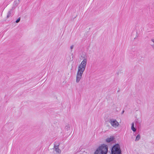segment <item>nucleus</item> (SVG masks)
I'll list each match as a JSON object with an SVG mask.
<instances>
[{
	"mask_svg": "<svg viewBox=\"0 0 154 154\" xmlns=\"http://www.w3.org/2000/svg\"><path fill=\"white\" fill-rule=\"evenodd\" d=\"M140 134H138L137 135V136L136 137L135 141H137L140 139Z\"/></svg>",
	"mask_w": 154,
	"mask_h": 154,
	"instance_id": "1a4fd4ad",
	"label": "nucleus"
},
{
	"mask_svg": "<svg viewBox=\"0 0 154 154\" xmlns=\"http://www.w3.org/2000/svg\"><path fill=\"white\" fill-rule=\"evenodd\" d=\"M109 122L111 125L115 128L118 127L119 125V123L115 119H110L109 120Z\"/></svg>",
	"mask_w": 154,
	"mask_h": 154,
	"instance_id": "20e7f679",
	"label": "nucleus"
},
{
	"mask_svg": "<svg viewBox=\"0 0 154 154\" xmlns=\"http://www.w3.org/2000/svg\"><path fill=\"white\" fill-rule=\"evenodd\" d=\"M124 112V111H123L122 112V113H123Z\"/></svg>",
	"mask_w": 154,
	"mask_h": 154,
	"instance_id": "ddd939ff",
	"label": "nucleus"
},
{
	"mask_svg": "<svg viewBox=\"0 0 154 154\" xmlns=\"http://www.w3.org/2000/svg\"><path fill=\"white\" fill-rule=\"evenodd\" d=\"M112 154H121V150L119 144H116L112 148L111 150Z\"/></svg>",
	"mask_w": 154,
	"mask_h": 154,
	"instance_id": "7ed1b4c3",
	"label": "nucleus"
},
{
	"mask_svg": "<svg viewBox=\"0 0 154 154\" xmlns=\"http://www.w3.org/2000/svg\"><path fill=\"white\" fill-rule=\"evenodd\" d=\"M54 149L56 152L57 154H60L61 152V151L59 148V144L56 145L54 144Z\"/></svg>",
	"mask_w": 154,
	"mask_h": 154,
	"instance_id": "39448f33",
	"label": "nucleus"
},
{
	"mask_svg": "<svg viewBox=\"0 0 154 154\" xmlns=\"http://www.w3.org/2000/svg\"><path fill=\"white\" fill-rule=\"evenodd\" d=\"M134 123L133 122L131 124V129L134 132H135L136 131V129L134 127Z\"/></svg>",
	"mask_w": 154,
	"mask_h": 154,
	"instance_id": "6e6552de",
	"label": "nucleus"
},
{
	"mask_svg": "<svg viewBox=\"0 0 154 154\" xmlns=\"http://www.w3.org/2000/svg\"><path fill=\"white\" fill-rule=\"evenodd\" d=\"M12 9H11L8 11L7 16V18H8L9 17H10L11 16V14H12Z\"/></svg>",
	"mask_w": 154,
	"mask_h": 154,
	"instance_id": "0eeeda50",
	"label": "nucleus"
},
{
	"mask_svg": "<svg viewBox=\"0 0 154 154\" xmlns=\"http://www.w3.org/2000/svg\"><path fill=\"white\" fill-rule=\"evenodd\" d=\"M108 151V148L107 145L103 144L97 148L94 154H107Z\"/></svg>",
	"mask_w": 154,
	"mask_h": 154,
	"instance_id": "f03ea898",
	"label": "nucleus"
},
{
	"mask_svg": "<svg viewBox=\"0 0 154 154\" xmlns=\"http://www.w3.org/2000/svg\"><path fill=\"white\" fill-rule=\"evenodd\" d=\"M20 18H19L16 20V23H18L20 21Z\"/></svg>",
	"mask_w": 154,
	"mask_h": 154,
	"instance_id": "9b49d317",
	"label": "nucleus"
},
{
	"mask_svg": "<svg viewBox=\"0 0 154 154\" xmlns=\"http://www.w3.org/2000/svg\"><path fill=\"white\" fill-rule=\"evenodd\" d=\"M114 140V137H113L112 136L110 137H108L106 139V141L107 142L109 143L111 141H112Z\"/></svg>",
	"mask_w": 154,
	"mask_h": 154,
	"instance_id": "423d86ee",
	"label": "nucleus"
},
{
	"mask_svg": "<svg viewBox=\"0 0 154 154\" xmlns=\"http://www.w3.org/2000/svg\"><path fill=\"white\" fill-rule=\"evenodd\" d=\"M73 47H74V45H72L70 47V48L71 49V50H72L73 48Z\"/></svg>",
	"mask_w": 154,
	"mask_h": 154,
	"instance_id": "f8f14e48",
	"label": "nucleus"
},
{
	"mask_svg": "<svg viewBox=\"0 0 154 154\" xmlns=\"http://www.w3.org/2000/svg\"><path fill=\"white\" fill-rule=\"evenodd\" d=\"M151 41L153 43H151V45L153 48H154V38L151 39Z\"/></svg>",
	"mask_w": 154,
	"mask_h": 154,
	"instance_id": "9d476101",
	"label": "nucleus"
},
{
	"mask_svg": "<svg viewBox=\"0 0 154 154\" xmlns=\"http://www.w3.org/2000/svg\"><path fill=\"white\" fill-rule=\"evenodd\" d=\"M87 63V59L84 57L78 67V71L76 75V82L78 83L82 78V75L85 71Z\"/></svg>",
	"mask_w": 154,
	"mask_h": 154,
	"instance_id": "f257e3e1",
	"label": "nucleus"
}]
</instances>
